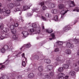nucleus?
Listing matches in <instances>:
<instances>
[{
    "mask_svg": "<svg viewBox=\"0 0 79 79\" xmlns=\"http://www.w3.org/2000/svg\"><path fill=\"white\" fill-rule=\"evenodd\" d=\"M42 29H44V25H42Z\"/></svg>",
    "mask_w": 79,
    "mask_h": 79,
    "instance_id": "774afa93",
    "label": "nucleus"
},
{
    "mask_svg": "<svg viewBox=\"0 0 79 79\" xmlns=\"http://www.w3.org/2000/svg\"><path fill=\"white\" fill-rule=\"evenodd\" d=\"M46 31L48 33H52L53 32V30L51 28H49L48 29L46 30Z\"/></svg>",
    "mask_w": 79,
    "mask_h": 79,
    "instance_id": "cd10ccee",
    "label": "nucleus"
},
{
    "mask_svg": "<svg viewBox=\"0 0 79 79\" xmlns=\"http://www.w3.org/2000/svg\"><path fill=\"white\" fill-rule=\"evenodd\" d=\"M19 19L20 20H21V21L23 22V21H24V20H23V17H22V16H20L19 17Z\"/></svg>",
    "mask_w": 79,
    "mask_h": 79,
    "instance_id": "603ef678",
    "label": "nucleus"
},
{
    "mask_svg": "<svg viewBox=\"0 0 79 79\" xmlns=\"http://www.w3.org/2000/svg\"><path fill=\"white\" fill-rule=\"evenodd\" d=\"M63 68L64 69H68L69 67V65L67 64H63Z\"/></svg>",
    "mask_w": 79,
    "mask_h": 79,
    "instance_id": "c85d7f7f",
    "label": "nucleus"
},
{
    "mask_svg": "<svg viewBox=\"0 0 79 79\" xmlns=\"http://www.w3.org/2000/svg\"><path fill=\"white\" fill-rule=\"evenodd\" d=\"M38 10H39V8H35V9H33L32 10V11H34L35 12H36L38 13L40 15V14H42V10H40V11L38 12Z\"/></svg>",
    "mask_w": 79,
    "mask_h": 79,
    "instance_id": "1a4fd4ad",
    "label": "nucleus"
},
{
    "mask_svg": "<svg viewBox=\"0 0 79 79\" xmlns=\"http://www.w3.org/2000/svg\"><path fill=\"white\" fill-rule=\"evenodd\" d=\"M31 32H34V29H31L30 30Z\"/></svg>",
    "mask_w": 79,
    "mask_h": 79,
    "instance_id": "052dcab7",
    "label": "nucleus"
},
{
    "mask_svg": "<svg viewBox=\"0 0 79 79\" xmlns=\"http://www.w3.org/2000/svg\"><path fill=\"white\" fill-rule=\"evenodd\" d=\"M67 4L69 5V7H73V6H76V4L74 3V1H69L67 2Z\"/></svg>",
    "mask_w": 79,
    "mask_h": 79,
    "instance_id": "423d86ee",
    "label": "nucleus"
},
{
    "mask_svg": "<svg viewBox=\"0 0 79 79\" xmlns=\"http://www.w3.org/2000/svg\"><path fill=\"white\" fill-rule=\"evenodd\" d=\"M38 75L41 77L42 78H43V79H45L46 78L47 79H50V76L48 74L46 73L38 74Z\"/></svg>",
    "mask_w": 79,
    "mask_h": 79,
    "instance_id": "7ed1b4c3",
    "label": "nucleus"
},
{
    "mask_svg": "<svg viewBox=\"0 0 79 79\" xmlns=\"http://www.w3.org/2000/svg\"><path fill=\"white\" fill-rule=\"evenodd\" d=\"M15 11H23V9L21 8H17L14 9Z\"/></svg>",
    "mask_w": 79,
    "mask_h": 79,
    "instance_id": "c756f323",
    "label": "nucleus"
},
{
    "mask_svg": "<svg viewBox=\"0 0 79 79\" xmlns=\"http://www.w3.org/2000/svg\"><path fill=\"white\" fill-rule=\"evenodd\" d=\"M57 77L58 79H68L69 77L68 76H65V75L64 73H60L58 74Z\"/></svg>",
    "mask_w": 79,
    "mask_h": 79,
    "instance_id": "f257e3e1",
    "label": "nucleus"
},
{
    "mask_svg": "<svg viewBox=\"0 0 79 79\" xmlns=\"http://www.w3.org/2000/svg\"><path fill=\"white\" fill-rule=\"evenodd\" d=\"M5 38V34H4L2 35H0V39L1 40H3Z\"/></svg>",
    "mask_w": 79,
    "mask_h": 79,
    "instance_id": "bb28decb",
    "label": "nucleus"
},
{
    "mask_svg": "<svg viewBox=\"0 0 79 79\" xmlns=\"http://www.w3.org/2000/svg\"><path fill=\"white\" fill-rule=\"evenodd\" d=\"M17 77L18 79H21L22 78V76L19 75Z\"/></svg>",
    "mask_w": 79,
    "mask_h": 79,
    "instance_id": "6e6d98bb",
    "label": "nucleus"
},
{
    "mask_svg": "<svg viewBox=\"0 0 79 79\" xmlns=\"http://www.w3.org/2000/svg\"><path fill=\"white\" fill-rule=\"evenodd\" d=\"M14 25L15 27H18V23H14Z\"/></svg>",
    "mask_w": 79,
    "mask_h": 79,
    "instance_id": "864d4df0",
    "label": "nucleus"
},
{
    "mask_svg": "<svg viewBox=\"0 0 79 79\" xmlns=\"http://www.w3.org/2000/svg\"><path fill=\"white\" fill-rule=\"evenodd\" d=\"M32 5V4H30L29 6H29V8H30V7H31V6Z\"/></svg>",
    "mask_w": 79,
    "mask_h": 79,
    "instance_id": "69168bd1",
    "label": "nucleus"
},
{
    "mask_svg": "<svg viewBox=\"0 0 79 79\" xmlns=\"http://www.w3.org/2000/svg\"><path fill=\"white\" fill-rule=\"evenodd\" d=\"M69 10H67V11H66L65 10H62L61 11V18L62 19H63V18L64 17V15L66 13V12L68 11Z\"/></svg>",
    "mask_w": 79,
    "mask_h": 79,
    "instance_id": "6e6552de",
    "label": "nucleus"
},
{
    "mask_svg": "<svg viewBox=\"0 0 79 79\" xmlns=\"http://www.w3.org/2000/svg\"><path fill=\"white\" fill-rule=\"evenodd\" d=\"M56 60L57 61H58V62H59V63H64V62L65 59L64 57H59L56 59Z\"/></svg>",
    "mask_w": 79,
    "mask_h": 79,
    "instance_id": "0eeeda50",
    "label": "nucleus"
},
{
    "mask_svg": "<svg viewBox=\"0 0 79 79\" xmlns=\"http://www.w3.org/2000/svg\"><path fill=\"white\" fill-rule=\"evenodd\" d=\"M38 70L40 72H42L44 70V67L43 66H40L38 67Z\"/></svg>",
    "mask_w": 79,
    "mask_h": 79,
    "instance_id": "b1692460",
    "label": "nucleus"
},
{
    "mask_svg": "<svg viewBox=\"0 0 79 79\" xmlns=\"http://www.w3.org/2000/svg\"><path fill=\"white\" fill-rule=\"evenodd\" d=\"M70 25H69L68 26H66L65 27L63 28V30L65 32H67L70 29Z\"/></svg>",
    "mask_w": 79,
    "mask_h": 79,
    "instance_id": "4468645a",
    "label": "nucleus"
},
{
    "mask_svg": "<svg viewBox=\"0 0 79 79\" xmlns=\"http://www.w3.org/2000/svg\"><path fill=\"white\" fill-rule=\"evenodd\" d=\"M0 79H5V77H3V76L2 77H1Z\"/></svg>",
    "mask_w": 79,
    "mask_h": 79,
    "instance_id": "338daca9",
    "label": "nucleus"
},
{
    "mask_svg": "<svg viewBox=\"0 0 79 79\" xmlns=\"http://www.w3.org/2000/svg\"><path fill=\"white\" fill-rule=\"evenodd\" d=\"M33 59L35 60V59H37V60H39V57L38 55H35L32 57Z\"/></svg>",
    "mask_w": 79,
    "mask_h": 79,
    "instance_id": "7c9ffc66",
    "label": "nucleus"
},
{
    "mask_svg": "<svg viewBox=\"0 0 79 79\" xmlns=\"http://www.w3.org/2000/svg\"><path fill=\"white\" fill-rule=\"evenodd\" d=\"M12 38L15 40H18L19 37H18V35H14L12 36Z\"/></svg>",
    "mask_w": 79,
    "mask_h": 79,
    "instance_id": "6ab92c4d",
    "label": "nucleus"
},
{
    "mask_svg": "<svg viewBox=\"0 0 79 79\" xmlns=\"http://www.w3.org/2000/svg\"><path fill=\"white\" fill-rule=\"evenodd\" d=\"M57 44L60 45H62L63 44V42L58 41L57 42Z\"/></svg>",
    "mask_w": 79,
    "mask_h": 79,
    "instance_id": "58836bf2",
    "label": "nucleus"
},
{
    "mask_svg": "<svg viewBox=\"0 0 79 79\" xmlns=\"http://www.w3.org/2000/svg\"><path fill=\"white\" fill-rule=\"evenodd\" d=\"M74 42L75 44H78L79 43V40L75 39L74 40Z\"/></svg>",
    "mask_w": 79,
    "mask_h": 79,
    "instance_id": "c03bdc74",
    "label": "nucleus"
},
{
    "mask_svg": "<svg viewBox=\"0 0 79 79\" xmlns=\"http://www.w3.org/2000/svg\"><path fill=\"white\" fill-rule=\"evenodd\" d=\"M64 70V69L63 67H60L58 69V71H59V72H62Z\"/></svg>",
    "mask_w": 79,
    "mask_h": 79,
    "instance_id": "72a5a7b5",
    "label": "nucleus"
},
{
    "mask_svg": "<svg viewBox=\"0 0 79 79\" xmlns=\"http://www.w3.org/2000/svg\"><path fill=\"white\" fill-rule=\"evenodd\" d=\"M27 60V59H26V58H25V59H23V60L22 62V65L23 66H26V63H25V61H26Z\"/></svg>",
    "mask_w": 79,
    "mask_h": 79,
    "instance_id": "5701e85b",
    "label": "nucleus"
},
{
    "mask_svg": "<svg viewBox=\"0 0 79 79\" xmlns=\"http://www.w3.org/2000/svg\"><path fill=\"white\" fill-rule=\"evenodd\" d=\"M47 8L45 6H43L42 9L43 10H47Z\"/></svg>",
    "mask_w": 79,
    "mask_h": 79,
    "instance_id": "3c124183",
    "label": "nucleus"
},
{
    "mask_svg": "<svg viewBox=\"0 0 79 79\" xmlns=\"http://www.w3.org/2000/svg\"><path fill=\"white\" fill-rule=\"evenodd\" d=\"M45 16L46 17H47L48 18H50V16H51V15H50L48 13H46L45 15Z\"/></svg>",
    "mask_w": 79,
    "mask_h": 79,
    "instance_id": "79ce46f5",
    "label": "nucleus"
},
{
    "mask_svg": "<svg viewBox=\"0 0 79 79\" xmlns=\"http://www.w3.org/2000/svg\"><path fill=\"white\" fill-rule=\"evenodd\" d=\"M28 77L30 78V79H32V78L34 77L35 75L33 73H31L29 75H28Z\"/></svg>",
    "mask_w": 79,
    "mask_h": 79,
    "instance_id": "2eb2a0df",
    "label": "nucleus"
},
{
    "mask_svg": "<svg viewBox=\"0 0 79 79\" xmlns=\"http://www.w3.org/2000/svg\"><path fill=\"white\" fill-rule=\"evenodd\" d=\"M59 8L60 10H62V9H64L65 8V5L63 4H60L59 5Z\"/></svg>",
    "mask_w": 79,
    "mask_h": 79,
    "instance_id": "a211bd4d",
    "label": "nucleus"
},
{
    "mask_svg": "<svg viewBox=\"0 0 79 79\" xmlns=\"http://www.w3.org/2000/svg\"><path fill=\"white\" fill-rule=\"evenodd\" d=\"M51 36L52 37V39H55V36L54 33L51 34Z\"/></svg>",
    "mask_w": 79,
    "mask_h": 79,
    "instance_id": "a18cd8bd",
    "label": "nucleus"
},
{
    "mask_svg": "<svg viewBox=\"0 0 79 79\" xmlns=\"http://www.w3.org/2000/svg\"><path fill=\"white\" fill-rule=\"evenodd\" d=\"M50 76H51V77H53L55 75V73H54V71H53L52 72H51L50 73Z\"/></svg>",
    "mask_w": 79,
    "mask_h": 79,
    "instance_id": "c9c22d12",
    "label": "nucleus"
},
{
    "mask_svg": "<svg viewBox=\"0 0 79 79\" xmlns=\"http://www.w3.org/2000/svg\"><path fill=\"white\" fill-rule=\"evenodd\" d=\"M29 8H30L29 6H24L23 7V10L22 9V11H25V10H26L29 9Z\"/></svg>",
    "mask_w": 79,
    "mask_h": 79,
    "instance_id": "393cba45",
    "label": "nucleus"
},
{
    "mask_svg": "<svg viewBox=\"0 0 79 79\" xmlns=\"http://www.w3.org/2000/svg\"><path fill=\"white\" fill-rule=\"evenodd\" d=\"M48 6L50 8H53L55 7L56 5L55 3H50L48 4Z\"/></svg>",
    "mask_w": 79,
    "mask_h": 79,
    "instance_id": "9d476101",
    "label": "nucleus"
},
{
    "mask_svg": "<svg viewBox=\"0 0 79 79\" xmlns=\"http://www.w3.org/2000/svg\"><path fill=\"white\" fill-rule=\"evenodd\" d=\"M53 66L51 65H48L46 67V68L48 71H51L53 69Z\"/></svg>",
    "mask_w": 79,
    "mask_h": 79,
    "instance_id": "dca6fc26",
    "label": "nucleus"
},
{
    "mask_svg": "<svg viewBox=\"0 0 79 79\" xmlns=\"http://www.w3.org/2000/svg\"><path fill=\"white\" fill-rule=\"evenodd\" d=\"M9 34H7L6 35L5 34V38H7L9 37Z\"/></svg>",
    "mask_w": 79,
    "mask_h": 79,
    "instance_id": "bf43d9fd",
    "label": "nucleus"
},
{
    "mask_svg": "<svg viewBox=\"0 0 79 79\" xmlns=\"http://www.w3.org/2000/svg\"><path fill=\"white\" fill-rule=\"evenodd\" d=\"M44 62L46 63H47V64H50L51 63V60L49 59H45L44 60Z\"/></svg>",
    "mask_w": 79,
    "mask_h": 79,
    "instance_id": "a878e982",
    "label": "nucleus"
},
{
    "mask_svg": "<svg viewBox=\"0 0 79 79\" xmlns=\"http://www.w3.org/2000/svg\"><path fill=\"white\" fill-rule=\"evenodd\" d=\"M2 11L4 13V15L5 16H8L9 14L10 13V10L7 9L6 8L2 9Z\"/></svg>",
    "mask_w": 79,
    "mask_h": 79,
    "instance_id": "f03ea898",
    "label": "nucleus"
},
{
    "mask_svg": "<svg viewBox=\"0 0 79 79\" xmlns=\"http://www.w3.org/2000/svg\"><path fill=\"white\" fill-rule=\"evenodd\" d=\"M67 46L69 47V48H72L74 47L73 44L70 43L69 42H68L67 43Z\"/></svg>",
    "mask_w": 79,
    "mask_h": 79,
    "instance_id": "ddd939ff",
    "label": "nucleus"
},
{
    "mask_svg": "<svg viewBox=\"0 0 79 79\" xmlns=\"http://www.w3.org/2000/svg\"><path fill=\"white\" fill-rule=\"evenodd\" d=\"M22 57H24V59H25V58H26V57H24V53H23L22 54Z\"/></svg>",
    "mask_w": 79,
    "mask_h": 79,
    "instance_id": "e2e57ef3",
    "label": "nucleus"
},
{
    "mask_svg": "<svg viewBox=\"0 0 79 79\" xmlns=\"http://www.w3.org/2000/svg\"><path fill=\"white\" fill-rule=\"evenodd\" d=\"M15 5L16 6H21L20 5V3L19 2H16L15 4Z\"/></svg>",
    "mask_w": 79,
    "mask_h": 79,
    "instance_id": "4c0bfd02",
    "label": "nucleus"
},
{
    "mask_svg": "<svg viewBox=\"0 0 79 79\" xmlns=\"http://www.w3.org/2000/svg\"><path fill=\"white\" fill-rule=\"evenodd\" d=\"M67 60H69L67 61V64H69V66H71L72 64L70 62V61H69V59L67 58Z\"/></svg>",
    "mask_w": 79,
    "mask_h": 79,
    "instance_id": "473e14b6",
    "label": "nucleus"
},
{
    "mask_svg": "<svg viewBox=\"0 0 79 79\" xmlns=\"http://www.w3.org/2000/svg\"><path fill=\"white\" fill-rule=\"evenodd\" d=\"M11 32L13 34H15L16 33V30L15 29H13L11 30Z\"/></svg>",
    "mask_w": 79,
    "mask_h": 79,
    "instance_id": "2f4dec72",
    "label": "nucleus"
},
{
    "mask_svg": "<svg viewBox=\"0 0 79 79\" xmlns=\"http://www.w3.org/2000/svg\"><path fill=\"white\" fill-rule=\"evenodd\" d=\"M77 66V62H74L73 64V67H76Z\"/></svg>",
    "mask_w": 79,
    "mask_h": 79,
    "instance_id": "49530a36",
    "label": "nucleus"
},
{
    "mask_svg": "<svg viewBox=\"0 0 79 79\" xmlns=\"http://www.w3.org/2000/svg\"><path fill=\"white\" fill-rule=\"evenodd\" d=\"M69 76H74L76 74V73L73 71H71L69 72Z\"/></svg>",
    "mask_w": 79,
    "mask_h": 79,
    "instance_id": "f3484780",
    "label": "nucleus"
},
{
    "mask_svg": "<svg viewBox=\"0 0 79 79\" xmlns=\"http://www.w3.org/2000/svg\"><path fill=\"white\" fill-rule=\"evenodd\" d=\"M65 53L67 55H69V54H71V51L69 49H67L65 51Z\"/></svg>",
    "mask_w": 79,
    "mask_h": 79,
    "instance_id": "4be33fe9",
    "label": "nucleus"
},
{
    "mask_svg": "<svg viewBox=\"0 0 79 79\" xmlns=\"http://www.w3.org/2000/svg\"><path fill=\"white\" fill-rule=\"evenodd\" d=\"M54 19L55 21H58V17L57 16H55L54 17Z\"/></svg>",
    "mask_w": 79,
    "mask_h": 79,
    "instance_id": "ea45409f",
    "label": "nucleus"
},
{
    "mask_svg": "<svg viewBox=\"0 0 79 79\" xmlns=\"http://www.w3.org/2000/svg\"><path fill=\"white\" fill-rule=\"evenodd\" d=\"M12 43L11 45H9V46L7 45H5L3 47V48L6 50H7L8 49L10 50H13V49H14V48L13 47V44Z\"/></svg>",
    "mask_w": 79,
    "mask_h": 79,
    "instance_id": "20e7f679",
    "label": "nucleus"
},
{
    "mask_svg": "<svg viewBox=\"0 0 79 79\" xmlns=\"http://www.w3.org/2000/svg\"><path fill=\"white\" fill-rule=\"evenodd\" d=\"M10 27L11 30H13V29H14V28H15V27L13 25H11Z\"/></svg>",
    "mask_w": 79,
    "mask_h": 79,
    "instance_id": "09e8293b",
    "label": "nucleus"
},
{
    "mask_svg": "<svg viewBox=\"0 0 79 79\" xmlns=\"http://www.w3.org/2000/svg\"><path fill=\"white\" fill-rule=\"evenodd\" d=\"M30 47H31V44H27L24 45V46L23 47L24 48H27Z\"/></svg>",
    "mask_w": 79,
    "mask_h": 79,
    "instance_id": "aec40b11",
    "label": "nucleus"
},
{
    "mask_svg": "<svg viewBox=\"0 0 79 79\" xmlns=\"http://www.w3.org/2000/svg\"><path fill=\"white\" fill-rule=\"evenodd\" d=\"M73 11H77V12H79V8H78V7H76L73 9Z\"/></svg>",
    "mask_w": 79,
    "mask_h": 79,
    "instance_id": "f704fd0d",
    "label": "nucleus"
},
{
    "mask_svg": "<svg viewBox=\"0 0 79 79\" xmlns=\"http://www.w3.org/2000/svg\"><path fill=\"white\" fill-rule=\"evenodd\" d=\"M60 49L58 48H56L54 50L55 52H59Z\"/></svg>",
    "mask_w": 79,
    "mask_h": 79,
    "instance_id": "de8ad7c7",
    "label": "nucleus"
},
{
    "mask_svg": "<svg viewBox=\"0 0 79 79\" xmlns=\"http://www.w3.org/2000/svg\"><path fill=\"white\" fill-rule=\"evenodd\" d=\"M7 6L9 9H12L14 7V4L13 3H10L7 5Z\"/></svg>",
    "mask_w": 79,
    "mask_h": 79,
    "instance_id": "9b49d317",
    "label": "nucleus"
},
{
    "mask_svg": "<svg viewBox=\"0 0 79 79\" xmlns=\"http://www.w3.org/2000/svg\"><path fill=\"white\" fill-rule=\"evenodd\" d=\"M4 27V25L1 26L0 25V28L2 30V32H8L9 29L7 28H3Z\"/></svg>",
    "mask_w": 79,
    "mask_h": 79,
    "instance_id": "39448f33",
    "label": "nucleus"
},
{
    "mask_svg": "<svg viewBox=\"0 0 79 79\" xmlns=\"http://www.w3.org/2000/svg\"><path fill=\"white\" fill-rule=\"evenodd\" d=\"M0 70H2V69H4L5 68V66L4 65H2L0 64Z\"/></svg>",
    "mask_w": 79,
    "mask_h": 79,
    "instance_id": "e433bc0d",
    "label": "nucleus"
},
{
    "mask_svg": "<svg viewBox=\"0 0 79 79\" xmlns=\"http://www.w3.org/2000/svg\"><path fill=\"white\" fill-rule=\"evenodd\" d=\"M39 5H41V6H44V2H41L39 3Z\"/></svg>",
    "mask_w": 79,
    "mask_h": 79,
    "instance_id": "5fc2aeb1",
    "label": "nucleus"
},
{
    "mask_svg": "<svg viewBox=\"0 0 79 79\" xmlns=\"http://www.w3.org/2000/svg\"><path fill=\"white\" fill-rule=\"evenodd\" d=\"M2 10H3V9H2ZM2 10H1V9L0 8V13H2L3 12Z\"/></svg>",
    "mask_w": 79,
    "mask_h": 79,
    "instance_id": "0e129e2a",
    "label": "nucleus"
},
{
    "mask_svg": "<svg viewBox=\"0 0 79 79\" xmlns=\"http://www.w3.org/2000/svg\"><path fill=\"white\" fill-rule=\"evenodd\" d=\"M42 19L44 20V21H46V18L45 17L42 16Z\"/></svg>",
    "mask_w": 79,
    "mask_h": 79,
    "instance_id": "13d9d810",
    "label": "nucleus"
},
{
    "mask_svg": "<svg viewBox=\"0 0 79 79\" xmlns=\"http://www.w3.org/2000/svg\"><path fill=\"white\" fill-rule=\"evenodd\" d=\"M55 66H57V65H58V64L57 63V62H55L54 64Z\"/></svg>",
    "mask_w": 79,
    "mask_h": 79,
    "instance_id": "680f3d73",
    "label": "nucleus"
},
{
    "mask_svg": "<svg viewBox=\"0 0 79 79\" xmlns=\"http://www.w3.org/2000/svg\"><path fill=\"white\" fill-rule=\"evenodd\" d=\"M51 12L53 14H56L58 13V10L56 9H53L52 10Z\"/></svg>",
    "mask_w": 79,
    "mask_h": 79,
    "instance_id": "412c9836",
    "label": "nucleus"
},
{
    "mask_svg": "<svg viewBox=\"0 0 79 79\" xmlns=\"http://www.w3.org/2000/svg\"><path fill=\"white\" fill-rule=\"evenodd\" d=\"M32 26L33 28H36L37 27V25L35 23H33L32 24Z\"/></svg>",
    "mask_w": 79,
    "mask_h": 79,
    "instance_id": "a19ab883",
    "label": "nucleus"
},
{
    "mask_svg": "<svg viewBox=\"0 0 79 79\" xmlns=\"http://www.w3.org/2000/svg\"><path fill=\"white\" fill-rule=\"evenodd\" d=\"M6 50H5V49L4 48H3L1 49L0 51L1 52H2V53H5V52Z\"/></svg>",
    "mask_w": 79,
    "mask_h": 79,
    "instance_id": "37998d69",
    "label": "nucleus"
},
{
    "mask_svg": "<svg viewBox=\"0 0 79 79\" xmlns=\"http://www.w3.org/2000/svg\"><path fill=\"white\" fill-rule=\"evenodd\" d=\"M42 19L44 20V21H46V18L45 17L42 16Z\"/></svg>",
    "mask_w": 79,
    "mask_h": 79,
    "instance_id": "4d7b16f0",
    "label": "nucleus"
},
{
    "mask_svg": "<svg viewBox=\"0 0 79 79\" xmlns=\"http://www.w3.org/2000/svg\"><path fill=\"white\" fill-rule=\"evenodd\" d=\"M5 79H9V77H8V76H6L5 75H4L3 76V77H4Z\"/></svg>",
    "mask_w": 79,
    "mask_h": 79,
    "instance_id": "8fccbe9b",
    "label": "nucleus"
},
{
    "mask_svg": "<svg viewBox=\"0 0 79 79\" xmlns=\"http://www.w3.org/2000/svg\"><path fill=\"white\" fill-rule=\"evenodd\" d=\"M22 34H23L24 37H27L29 35V33L27 31H23Z\"/></svg>",
    "mask_w": 79,
    "mask_h": 79,
    "instance_id": "f8f14e48",
    "label": "nucleus"
}]
</instances>
